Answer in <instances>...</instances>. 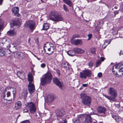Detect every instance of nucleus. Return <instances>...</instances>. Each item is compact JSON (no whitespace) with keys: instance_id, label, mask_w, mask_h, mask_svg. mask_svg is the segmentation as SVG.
I'll list each match as a JSON object with an SVG mask.
<instances>
[{"instance_id":"29","label":"nucleus","mask_w":123,"mask_h":123,"mask_svg":"<svg viewBox=\"0 0 123 123\" xmlns=\"http://www.w3.org/2000/svg\"><path fill=\"white\" fill-rule=\"evenodd\" d=\"M5 54V50L3 49H0V56L2 57L4 56Z\"/></svg>"},{"instance_id":"12","label":"nucleus","mask_w":123,"mask_h":123,"mask_svg":"<svg viewBox=\"0 0 123 123\" xmlns=\"http://www.w3.org/2000/svg\"><path fill=\"white\" fill-rule=\"evenodd\" d=\"M71 42L72 43L76 46L81 45L82 44V41L81 40L79 39L71 40Z\"/></svg>"},{"instance_id":"40","label":"nucleus","mask_w":123,"mask_h":123,"mask_svg":"<svg viewBox=\"0 0 123 123\" xmlns=\"http://www.w3.org/2000/svg\"><path fill=\"white\" fill-rule=\"evenodd\" d=\"M63 9L66 12H68V10L67 7V6L64 5H63Z\"/></svg>"},{"instance_id":"49","label":"nucleus","mask_w":123,"mask_h":123,"mask_svg":"<svg viewBox=\"0 0 123 123\" xmlns=\"http://www.w3.org/2000/svg\"><path fill=\"white\" fill-rule=\"evenodd\" d=\"M11 95V93L10 92H7V97H9Z\"/></svg>"},{"instance_id":"24","label":"nucleus","mask_w":123,"mask_h":123,"mask_svg":"<svg viewBox=\"0 0 123 123\" xmlns=\"http://www.w3.org/2000/svg\"><path fill=\"white\" fill-rule=\"evenodd\" d=\"M47 98V102L49 103H51L55 99L54 97L52 96H49Z\"/></svg>"},{"instance_id":"58","label":"nucleus","mask_w":123,"mask_h":123,"mask_svg":"<svg viewBox=\"0 0 123 123\" xmlns=\"http://www.w3.org/2000/svg\"><path fill=\"white\" fill-rule=\"evenodd\" d=\"M31 40V39L30 38H29V39H28V43H29L30 44H31V43L30 42Z\"/></svg>"},{"instance_id":"45","label":"nucleus","mask_w":123,"mask_h":123,"mask_svg":"<svg viewBox=\"0 0 123 123\" xmlns=\"http://www.w3.org/2000/svg\"><path fill=\"white\" fill-rule=\"evenodd\" d=\"M99 31V30L98 29L97 26H95V29L94 31V32H97L98 31Z\"/></svg>"},{"instance_id":"2","label":"nucleus","mask_w":123,"mask_h":123,"mask_svg":"<svg viewBox=\"0 0 123 123\" xmlns=\"http://www.w3.org/2000/svg\"><path fill=\"white\" fill-rule=\"evenodd\" d=\"M49 17L51 20L55 22L62 21L63 20L62 17L56 11H51L49 14Z\"/></svg>"},{"instance_id":"57","label":"nucleus","mask_w":123,"mask_h":123,"mask_svg":"<svg viewBox=\"0 0 123 123\" xmlns=\"http://www.w3.org/2000/svg\"><path fill=\"white\" fill-rule=\"evenodd\" d=\"M100 59H101V60L102 61H103L105 59H104V58L103 57H101Z\"/></svg>"},{"instance_id":"64","label":"nucleus","mask_w":123,"mask_h":123,"mask_svg":"<svg viewBox=\"0 0 123 123\" xmlns=\"http://www.w3.org/2000/svg\"><path fill=\"white\" fill-rule=\"evenodd\" d=\"M118 7L117 6H115L114 7V8L115 9H117V8Z\"/></svg>"},{"instance_id":"19","label":"nucleus","mask_w":123,"mask_h":123,"mask_svg":"<svg viewBox=\"0 0 123 123\" xmlns=\"http://www.w3.org/2000/svg\"><path fill=\"white\" fill-rule=\"evenodd\" d=\"M69 64L66 61H63L61 64L62 67L63 68H69Z\"/></svg>"},{"instance_id":"5","label":"nucleus","mask_w":123,"mask_h":123,"mask_svg":"<svg viewBox=\"0 0 123 123\" xmlns=\"http://www.w3.org/2000/svg\"><path fill=\"white\" fill-rule=\"evenodd\" d=\"M90 70L87 69L83 70L80 73V77L81 79H86L87 77H90L92 75Z\"/></svg>"},{"instance_id":"37","label":"nucleus","mask_w":123,"mask_h":123,"mask_svg":"<svg viewBox=\"0 0 123 123\" xmlns=\"http://www.w3.org/2000/svg\"><path fill=\"white\" fill-rule=\"evenodd\" d=\"M80 36L78 34H75L72 37L71 40H72L75 38H78Z\"/></svg>"},{"instance_id":"16","label":"nucleus","mask_w":123,"mask_h":123,"mask_svg":"<svg viewBox=\"0 0 123 123\" xmlns=\"http://www.w3.org/2000/svg\"><path fill=\"white\" fill-rule=\"evenodd\" d=\"M55 48L54 46H50V48L48 49V50L49 52H50V53H46V54L48 55L52 54L54 51Z\"/></svg>"},{"instance_id":"61","label":"nucleus","mask_w":123,"mask_h":123,"mask_svg":"<svg viewBox=\"0 0 123 123\" xmlns=\"http://www.w3.org/2000/svg\"><path fill=\"white\" fill-rule=\"evenodd\" d=\"M122 53V51H121L119 53V55H121V54L122 55L123 54Z\"/></svg>"},{"instance_id":"60","label":"nucleus","mask_w":123,"mask_h":123,"mask_svg":"<svg viewBox=\"0 0 123 123\" xmlns=\"http://www.w3.org/2000/svg\"><path fill=\"white\" fill-rule=\"evenodd\" d=\"M100 22H98L97 23V25H100Z\"/></svg>"},{"instance_id":"20","label":"nucleus","mask_w":123,"mask_h":123,"mask_svg":"<svg viewBox=\"0 0 123 123\" xmlns=\"http://www.w3.org/2000/svg\"><path fill=\"white\" fill-rule=\"evenodd\" d=\"M28 80L29 81V83H32L33 81V77L31 74L29 73L28 75Z\"/></svg>"},{"instance_id":"35","label":"nucleus","mask_w":123,"mask_h":123,"mask_svg":"<svg viewBox=\"0 0 123 123\" xmlns=\"http://www.w3.org/2000/svg\"><path fill=\"white\" fill-rule=\"evenodd\" d=\"M21 106V102L19 101H18L15 104V107H17V108H19Z\"/></svg>"},{"instance_id":"8","label":"nucleus","mask_w":123,"mask_h":123,"mask_svg":"<svg viewBox=\"0 0 123 123\" xmlns=\"http://www.w3.org/2000/svg\"><path fill=\"white\" fill-rule=\"evenodd\" d=\"M35 25L34 22L32 20L27 21L24 24L25 27H29L32 31L35 28Z\"/></svg>"},{"instance_id":"52","label":"nucleus","mask_w":123,"mask_h":123,"mask_svg":"<svg viewBox=\"0 0 123 123\" xmlns=\"http://www.w3.org/2000/svg\"><path fill=\"white\" fill-rule=\"evenodd\" d=\"M47 43H49V45H50V46H54V44L52 43L51 42H47Z\"/></svg>"},{"instance_id":"33","label":"nucleus","mask_w":123,"mask_h":123,"mask_svg":"<svg viewBox=\"0 0 123 123\" xmlns=\"http://www.w3.org/2000/svg\"><path fill=\"white\" fill-rule=\"evenodd\" d=\"M90 52L92 54H95L96 52V48L95 47H92L90 49Z\"/></svg>"},{"instance_id":"21","label":"nucleus","mask_w":123,"mask_h":123,"mask_svg":"<svg viewBox=\"0 0 123 123\" xmlns=\"http://www.w3.org/2000/svg\"><path fill=\"white\" fill-rule=\"evenodd\" d=\"M25 74L23 72H22L20 71H18L17 73V75L21 79L25 77Z\"/></svg>"},{"instance_id":"48","label":"nucleus","mask_w":123,"mask_h":123,"mask_svg":"<svg viewBox=\"0 0 123 123\" xmlns=\"http://www.w3.org/2000/svg\"><path fill=\"white\" fill-rule=\"evenodd\" d=\"M102 76V74L101 73H99L98 74V76L100 78Z\"/></svg>"},{"instance_id":"26","label":"nucleus","mask_w":123,"mask_h":123,"mask_svg":"<svg viewBox=\"0 0 123 123\" xmlns=\"http://www.w3.org/2000/svg\"><path fill=\"white\" fill-rule=\"evenodd\" d=\"M68 54L69 55L73 56L75 55V52L74 50H70L68 51Z\"/></svg>"},{"instance_id":"30","label":"nucleus","mask_w":123,"mask_h":123,"mask_svg":"<svg viewBox=\"0 0 123 123\" xmlns=\"http://www.w3.org/2000/svg\"><path fill=\"white\" fill-rule=\"evenodd\" d=\"M49 28L48 24L47 23H44L43 25V29L44 30H47Z\"/></svg>"},{"instance_id":"34","label":"nucleus","mask_w":123,"mask_h":123,"mask_svg":"<svg viewBox=\"0 0 123 123\" xmlns=\"http://www.w3.org/2000/svg\"><path fill=\"white\" fill-rule=\"evenodd\" d=\"M12 24L13 25H18L20 24V23L19 21L16 20L13 21Z\"/></svg>"},{"instance_id":"31","label":"nucleus","mask_w":123,"mask_h":123,"mask_svg":"<svg viewBox=\"0 0 123 123\" xmlns=\"http://www.w3.org/2000/svg\"><path fill=\"white\" fill-rule=\"evenodd\" d=\"M4 23V20L2 19H0V31L3 28Z\"/></svg>"},{"instance_id":"22","label":"nucleus","mask_w":123,"mask_h":123,"mask_svg":"<svg viewBox=\"0 0 123 123\" xmlns=\"http://www.w3.org/2000/svg\"><path fill=\"white\" fill-rule=\"evenodd\" d=\"M111 116L117 122H119L120 121V119L118 116L114 113H111Z\"/></svg>"},{"instance_id":"47","label":"nucleus","mask_w":123,"mask_h":123,"mask_svg":"<svg viewBox=\"0 0 123 123\" xmlns=\"http://www.w3.org/2000/svg\"><path fill=\"white\" fill-rule=\"evenodd\" d=\"M56 72L59 76H60V72L59 70L57 69L56 70Z\"/></svg>"},{"instance_id":"62","label":"nucleus","mask_w":123,"mask_h":123,"mask_svg":"<svg viewBox=\"0 0 123 123\" xmlns=\"http://www.w3.org/2000/svg\"><path fill=\"white\" fill-rule=\"evenodd\" d=\"M120 8L122 11H123V6L120 7Z\"/></svg>"},{"instance_id":"32","label":"nucleus","mask_w":123,"mask_h":123,"mask_svg":"<svg viewBox=\"0 0 123 123\" xmlns=\"http://www.w3.org/2000/svg\"><path fill=\"white\" fill-rule=\"evenodd\" d=\"M12 51L13 53H15L17 51V48L16 46L15 45L13 46L12 44Z\"/></svg>"},{"instance_id":"36","label":"nucleus","mask_w":123,"mask_h":123,"mask_svg":"<svg viewBox=\"0 0 123 123\" xmlns=\"http://www.w3.org/2000/svg\"><path fill=\"white\" fill-rule=\"evenodd\" d=\"M123 76V72L122 71H120L119 70V72L117 74V75H116V76L119 77H121Z\"/></svg>"},{"instance_id":"54","label":"nucleus","mask_w":123,"mask_h":123,"mask_svg":"<svg viewBox=\"0 0 123 123\" xmlns=\"http://www.w3.org/2000/svg\"><path fill=\"white\" fill-rule=\"evenodd\" d=\"M88 86L87 84H83L82 85V86L84 87H86Z\"/></svg>"},{"instance_id":"46","label":"nucleus","mask_w":123,"mask_h":123,"mask_svg":"<svg viewBox=\"0 0 123 123\" xmlns=\"http://www.w3.org/2000/svg\"><path fill=\"white\" fill-rule=\"evenodd\" d=\"M13 97H14V96L15 95V94H16V92L15 91L16 90L14 88H13Z\"/></svg>"},{"instance_id":"13","label":"nucleus","mask_w":123,"mask_h":123,"mask_svg":"<svg viewBox=\"0 0 123 123\" xmlns=\"http://www.w3.org/2000/svg\"><path fill=\"white\" fill-rule=\"evenodd\" d=\"M56 116L57 117H61L63 116L65 114L63 109L58 110L56 111Z\"/></svg>"},{"instance_id":"17","label":"nucleus","mask_w":123,"mask_h":123,"mask_svg":"<svg viewBox=\"0 0 123 123\" xmlns=\"http://www.w3.org/2000/svg\"><path fill=\"white\" fill-rule=\"evenodd\" d=\"M115 68L116 69H118L119 68V70L120 71H122L123 72V65L122 63H118L115 65Z\"/></svg>"},{"instance_id":"63","label":"nucleus","mask_w":123,"mask_h":123,"mask_svg":"<svg viewBox=\"0 0 123 123\" xmlns=\"http://www.w3.org/2000/svg\"><path fill=\"white\" fill-rule=\"evenodd\" d=\"M3 98L4 99V100L6 99H5V96L4 95L3 96Z\"/></svg>"},{"instance_id":"38","label":"nucleus","mask_w":123,"mask_h":123,"mask_svg":"<svg viewBox=\"0 0 123 123\" xmlns=\"http://www.w3.org/2000/svg\"><path fill=\"white\" fill-rule=\"evenodd\" d=\"M115 67V65L112 67V71L114 74L116 76V75H117V72L115 70H114V68Z\"/></svg>"},{"instance_id":"10","label":"nucleus","mask_w":123,"mask_h":123,"mask_svg":"<svg viewBox=\"0 0 123 123\" xmlns=\"http://www.w3.org/2000/svg\"><path fill=\"white\" fill-rule=\"evenodd\" d=\"M53 80V82L60 89L62 88L63 85V82L60 81L56 77L54 78Z\"/></svg>"},{"instance_id":"18","label":"nucleus","mask_w":123,"mask_h":123,"mask_svg":"<svg viewBox=\"0 0 123 123\" xmlns=\"http://www.w3.org/2000/svg\"><path fill=\"white\" fill-rule=\"evenodd\" d=\"M74 50L75 52V53L77 54H82L84 53L85 52L84 50L80 48H74Z\"/></svg>"},{"instance_id":"51","label":"nucleus","mask_w":123,"mask_h":123,"mask_svg":"<svg viewBox=\"0 0 123 123\" xmlns=\"http://www.w3.org/2000/svg\"><path fill=\"white\" fill-rule=\"evenodd\" d=\"M46 65L44 63H43L41 65V67L44 68L45 66Z\"/></svg>"},{"instance_id":"50","label":"nucleus","mask_w":123,"mask_h":123,"mask_svg":"<svg viewBox=\"0 0 123 123\" xmlns=\"http://www.w3.org/2000/svg\"><path fill=\"white\" fill-rule=\"evenodd\" d=\"M88 36L89 37L88 40H89L92 37V35L91 34H89L88 35Z\"/></svg>"},{"instance_id":"15","label":"nucleus","mask_w":123,"mask_h":123,"mask_svg":"<svg viewBox=\"0 0 123 123\" xmlns=\"http://www.w3.org/2000/svg\"><path fill=\"white\" fill-rule=\"evenodd\" d=\"M19 8L18 7H13L12 9V11L15 15L17 16L18 17L19 16L18 13Z\"/></svg>"},{"instance_id":"39","label":"nucleus","mask_w":123,"mask_h":123,"mask_svg":"<svg viewBox=\"0 0 123 123\" xmlns=\"http://www.w3.org/2000/svg\"><path fill=\"white\" fill-rule=\"evenodd\" d=\"M88 65L89 68H92L93 66V63L92 61H90L88 63Z\"/></svg>"},{"instance_id":"55","label":"nucleus","mask_w":123,"mask_h":123,"mask_svg":"<svg viewBox=\"0 0 123 123\" xmlns=\"http://www.w3.org/2000/svg\"><path fill=\"white\" fill-rule=\"evenodd\" d=\"M114 13L115 15L117 14L118 13V12L117 11H115L114 12Z\"/></svg>"},{"instance_id":"42","label":"nucleus","mask_w":123,"mask_h":123,"mask_svg":"<svg viewBox=\"0 0 123 123\" xmlns=\"http://www.w3.org/2000/svg\"><path fill=\"white\" fill-rule=\"evenodd\" d=\"M30 122L29 120H25L21 122L20 123H30Z\"/></svg>"},{"instance_id":"11","label":"nucleus","mask_w":123,"mask_h":123,"mask_svg":"<svg viewBox=\"0 0 123 123\" xmlns=\"http://www.w3.org/2000/svg\"><path fill=\"white\" fill-rule=\"evenodd\" d=\"M97 123V121L94 120V121L92 122L91 120V117L90 115H86L85 120L84 123Z\"/></svg>"},{"instance_id":"7","label":"nucleus","mask_w":123,"mask_h":123,"mask_svg":"<svg viewBox=\"0 0 123 123\" xmlns=\"http://www.w3.org/2000/svg\"><path fill=\"white\" fill-rule=\"evenodd\" d=\"M26 108L29 109L30 112L32 114L34 113L36 111V107L35 104L32 102L27 103Z\"/></svg>"},{"instance_id":"4","label":"nucleus","mask_w":123,"mask_h":123,"mask_svg":"<svg viewBox=\"0 0 123 123\" xmlns=\"http://www.w3.org/2000/svg\"><path fill=\"white\" fill-rule=\"evenodd\" d=\"M81 98L82 99V103L85 105L89 106L91 103V98L83 93H81L80 95Z\"/></svg>"},{"instance_id":"23","label":"nucleus","mask_w":123,"mask_h":123,"mask_svg":"<svg viewBox=\"0 0 123 123\" xmlns=\"http://www.w3.org/2000/svg\"><path fill=\"white\" fill-rule=\"evenodd\" d=\"M18 57L20 59H24L25 57V55L21 52H18L17 53Z\"/></svg>"},{"instance_id":"6","label":"nucleus","mask_w":123,"mask_h":123,"mask_svg":"<svg viewBox=\"0 0 123 123\" xmlns=\"http://www.w3.org/2000/svg\"><path fill=\"white\" fill-rule=\"evenodd\" d=\"M11 43V41L10 39H6L5 38H0V47H2L4 45L7 48H10Z\"/></svg>"},{"instance_id":"41","label":"nucleus","mask_w":123,"mask_h":123,"mask_svg":"<svg viewBox=\"0 0 123 123\" xmlns=\"http://www.w3.org/2000/svg\"><path fill=\"white\" fill-rule=\"evenodd\" d=\"M101 61L100 60H98L96 62V67H98L101 63Z\"/></svg>"},{"instance_id":"56","label":"nucleus","mask_w":123,"mask_h":123,"mask_svg":"<svg viewBox=\"0 0 123 123\" xmlns=\"http://www.w3.org/2000/svg\"><path fill=\"white\" fill-rule=\"evenodd\" d=\"M123 6V2H121L120 4V7Z\"/></svg>"},{"instance_id":"53","label":"nucleus","mask_w":123,"mask_h":123,"mask_svg":"<svg viewBox=\"0 0 123 123\" xmlns=\"http://www.w3.org/2000/svg\"><path fill=\"white\" fill-rule=\"evenodd\" d=\"M42 3H45L48 0H40Z\"/></svg>"},{"instance_id":"1","label":"nucleus","mask_w":123,"mask_h":123,"mask_svg":"<svg viewBox=\"0 0 123 123\" xmlns=\"http://www.w3.org/2000/svg\"><path fill=\"white\" fill-rule=\"evenodd\" d=\"M52 78L51 73L48 72L43 75L40 79V84L42 86H44L50 83Z\"/></svg>"},{"instance_id":"3","label":"nucleus","mask_w":123,"mask_h":123,"mask_svg":"<svg viewBox=\"0 0 123 123\" xmlns=\"http://www.w3.org/2000/svg\"><path fill=\"white\" fill-rule=\"evenodd\" d=\"M108 93L111 96L106 95L103 96L110 101H115L116 100L115 98L117 96V92L116 90L112 87H110L108 90Z\"/></svg>"},{"instance_id":"25","label":"nucleus","mask_w":123,"mask_h":123,"mask_svg":"<svg viewBox=\"0 0 123 123\" xmlns=\"http://www.w3.org/2000/svg\"><path fill=\"white\" fill-rule=\"evenodd\" d=\"M7 34L9 36H15L16 33L13 31L10 30L7 32Z\"/></svg>"},{"instance_id":"59","label":"nucleus","mask_w":123,"mask_h":123,"mask_svg":"<svg viewBox=\"0 0 123 123\" xmlns=\"http://www.w3.org/2000/svg\"><path fill=\"white\" fill-rule=\"evenodd\" d=\"M47 47L46 46H44V52H46V49L45 48H46Z\"/></svg>"},{"instance_id":"14","label":"nucleus","mask_w":123,"mask_h":123,"mask_svg":"<svg viewBox=\"0 0 123 123\" xmlns=\"http://www.w3.org/2000/svg\"><path fill=\"white\" fill-rule=\"evenodd\" d=\"M28 91L30 94H32L35 91L34 85L32 83H29L28 85Z\"/></svg>"},{"instance_id":"27","label":"nucleus","mask_w":123,"mask_h":123,"mask_svg":"<svg viewBox=\"0 0 123 123\" xmlns=\"http://www.w3.org/2000/svg\"><path fill=\"white\" fill-rule=\"evenodd\" d=\"M63 1L65 2L66 4L69 5L70 6H72V2L69 0H63Z\"/></svg>"},{"instance_id":"43","label":"nucleus","mask_w":123,"mask_h":123,"mask_svg":"<svg viewBox=\"0 0 123 123\" xmlns=\"http://www.w3.org/2000/svg\"><path fill=\"white\" fill-rule=\"evenodd\" d=\"M111 40H105V43H107V44L106 45V46H107L108 44H109L111 42Z\"/></svg>"},{"instance_id":"28","label":"nucleus","mask_w":123,"mask_h":123,"mask_svg":"<svg viewBox=\"0 0 123 123\" xmlns=\"http://www.w3.org/2000/svg\"><path fill=\"white\" fill-rule=\"evenodd\" d=\"M27 93V92L26 91H24L23 92L22 94V96L24 99H25L26 98Z\"/></svg>"},{"instance_id":"9","label":"nucleus","mask_w":123,"mask_h":123,"mask_svg":"<svg viewBox=\"0 0 123 123\" xmlns=\"http://www.w3.org/2000/svg\"><path fill=\"white\" fill-rule=\"evenodd\" d=\"M97 110L99 113H103L104 114L103 115L100 116H101L104 117L105 116V114L106 109L104 107L100 106H98L97 108Z\"/></svg>"},{"instance_id":"44","label":"nucleus","mask_w":123,"mask_h":123,"mask_svg":"<svg viewBox=\"0 0 123 123\" xmlns=\"http://www.w3.org/2000/svg\"><path fill=\"white\" fill-rule=\"evenodd\" d=\"M80 120L78 118L76 119L74 121V123H80Z\"/></svg>"}]
</instances>
